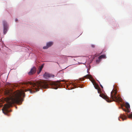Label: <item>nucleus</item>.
Segmentation results:
<instances>
[{"mask_svg":"<svg viewBox=\"0 0 132 132\" xmlns=\"http://www.w3.org/2000/svg\"><path fill=\"white\" fill-rule=\"evenodd\" d=\"M36 68L35 67H34L31 69L30 71L28 73V74L29 75H32L36 72Z\"/></svg>","mask_w":132,"mask_h":132,"instance_id":"obj_6","label":"nucleus"},{"mask_svg":"<svg viewBox=\"0 0 132 132\" xmlns=\"http://www.w3.org/2000/svg\"><path fill=\"white\" fill-rule=\"evenodd\" d=\"M100 86L102 88H103V86H102V85H101V84L100 85Z\"/></svg>","mask_w":132,"mask_h":132,"instance_id":"obj_17","label":"nucleus"},{"mask_svg":"<svg viewBox=\"0 0 132 132\" xmlns=\"http://www.w3.org/2000/svg\"><path fill=\"white\" fill-rule=\"evenodd\" d=\"M117 91L116 89V102L120 106L122 110L125 112L126 113L129 112L130 111V106L129 104L127 102L125 103V106L126 109H123V105L122 104V100L119 96V94H117Z\"/></svg>","mask_w":132,"mask_h":132,"instance_id":"obj_3","label":"nucleus"},{"mask_svg":"<svg viewBox=\"0 0 132 132\" xmlns=\"http://www.w3.org/2000/svg\"><path fill=\"white\" fill-rule=\"evenodd\" d=\"M53 44V43L52 42H49L47 44V46L49 47L51 46Z\"/></svg>","mask_w":132,"mask_h":132,"instance_id":"obj_12","label":"nucleus"},{"mask_svg":"<svg viewBox=\"0 0 132 132\" xmlns=\"http://www.w3.org/2000/svg\"><path fill=\"white\" fill-rule=\"evenodd\" d=\"M91 46L93 47V48H94V47H95V45H91Z\"/></svg>","mask_w":132,"mask_h":132,"instance_id":"obj_16","label":"nucleus"},{"mask_svg":"<svg viewBox=\"0 0 132 132\" xmlns=\"http://www.w3.org/2000/svg\"><path fill=\"white\" fill-rule=\"evenodd\" d=\"M128 117L129 118H132V113H131L129 115H128Z\"/></svg>","mask_w":132,"mask_h":132,"instance_id":"obj_14","label":"nucleus"},{"mask_svg":"<svg viewBox=\"0 0 132 132\" xmlns=\"http://www.w3.org/2000/svg\"><path fill=\"white\" fill-rule=\"evenodd\" d=\"M17 20H18V19H15V21H17Z\"/></svg>","mask_w":132,"mask_h":132,"instance_id":"obj_19","label":"nucleus"},{"mask_svg":"<svg viewBox=\"0 0 132 132\" xmlns=\"http://www.w3.org/2000/svg\"><path fill=\"white\" fill-rule=\"evenodd\" d=\"M48 46H47V45H46V46H44L43 47V48L44 49H46L48 48Z\"/></svg>","mask_w":132,"mask_h":132,"instance_id":"obj_15","label":"nucleus"},{"mask_svg":"<svg viewBox=\"0 0 132 132\" xmlns=\"http://www.w3.org/2000/svg\"><path fill=\"white\" fill-rule=\"evenodd\" d=\"M44 77L46 79L51 77V75L48 73L45 72L44 75Z\"/></svg>","mask_w":132,"mask_h":132,"instance_id":"obj_9","label":"nucleus"},{"mask_svg":"<svg viewBox=\"0 0 132 132\" xmlns=\"http://www.w3.org/2000/svg\"><path fill=\"white\" fill-rule=\"evenodd\" d=\"M92 82L94 85L95 88L97 90L98 92V93H100L101 90L98 85L94 81H92Z\"/></svg>","mask_w":132,"mask_h":132,"instance_id":"obj_5","label":"nucleus"},{"mask_svg":"<svg viewBox=\"0 0 132 132\" xmlns=\"http://www.w3.org/2000/svg\"><path fill=\"white\" fill-rule=\"evenodd\" d=\"M25 93L23 90H17L12 93L9 94V97L5 98V100L7 103L5 104L2 109L3 112L6 114L9 112L8 108L12 106V104H18L20 102H22L23 100L22 97H24Z\"/></svg>","mask_w":132,"mask_h":132,"instance_id":"obj_1","label":"nucleus"},{"mask_svg":"<svg viewBox=\"0 0 132 132\" xmlns=\"http://www.w3.org/2000/svg\"><path fill=\"white\" fill-rule=\"evenodd\" d=\"M84 78H86L87 79H90L91 78V76L90 75H87L85 76Z\"/></svg>","mask_w":132,"mask_h":132,"instance_id":"obj_13","label":"nucleus"},{"mask_svg":"<svg viewBox=\"0 0 132 132\" xmlns=\"http://www.w3.org/2000/svg\"><path fill=\"white\" fill-rule=\"evenodd\" d=\"M43 67V65H42V66H41V67H40L39 71H38L37 72V73L38 74H39L40 73V72H41Z\"/></svg>","mask_w":132,"mask_h":132,"instance_id":"obj_10","label":"nucleus"},{"mask_svg":"<svg viewBox=\"0 0 132 132\" xmlns=\"http://www.w3.org/2000/svg\"><path fill=\"white\" fill-rule=\"evenodd\" d=\"M59 82H49L46 81H39L37 82L36 83L28 81L26 83H23L22 85H24L23 87H26L29 84L30 85V88H28L26 91H29L30 93H32L39 90L40 88L46 89L48 88V86L50 85L52 88L57 89L58 86H59Z\"/></svg>","mask_w":132,"mask_h":132,"instance_id":"obj_2","label":"nucleus"},{"mask_svg":"<svg viewBox=\"0 0 132 132\" xmlns=\"http://www.w3.org/2000/svg\"><path fill=\"white\" fill-rule=\"evenodd\" d=\"M106 56L105 55H102L99 56L98 57V59H100L102 58H105Z\"/></svg>","mask_w":132,"mask_h":132,"instance_id":"obj_11","label":"nucleus"},{"mask_svg":"<svg viewBox=\"0 0 132 132\" xmlns=\"http://www.w3.org/2000/svg\"><path fill=\"white\" fill-rule=\"evenodd\" d=\"M82 80H84L85 79L84 78H82Z\"/></svg>","mask_w":132,"mask_h":132,"instance_id":"obj_18","label":"nucleus"},{"mask_svg":"<svg viewBox=\"0 0 132 132\" xmlns=\"http://www.w3.org/2000/svg\"><path fill=\"white\" fill-rule=\"evenodd\" d=\"M4 26V34H5L7 31V24L6 22L5 21H3Z\"/></svg>","mask_w":132,"mask_h":132,"instance_id":"obj_7","label":"nucleus"},{"mask_svg":"<svg viewBox=\"0 0 132 132\" xmlns=\"http://www.w3.org/2000/svg\"><path fill=\"white\" fill-rule=\"evenodd\" d=\"M100 96L102 98L105 99L108 102H110L112 101L116 102L115 99L116 98V90L113 89L111 92V99L108 98L107 97L103 94H100Z\"/></svg>","mask_w":132,"mask_h":132,"instance_id":"obj_4","label":"nucleus"},{"mask_svg":"<svg viewBox=\"0 0 132 132\" xmlns=\"http://www.w3.org/2000/svg\"><path fill=\"white\" fill-rule=\"evenodd\" d=\"M127 117L124 114H121L120 116L118 118L119 120H120V119H121L122 120H124L126 119Z\"/></svg>","mask_w":132,"mask_h":132,"instance_id":"obj_8","label":"nucleus"}]
</instances>
